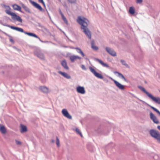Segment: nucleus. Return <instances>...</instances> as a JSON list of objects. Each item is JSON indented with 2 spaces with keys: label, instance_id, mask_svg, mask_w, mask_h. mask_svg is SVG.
<instances>
[{
  "label": "nucleus",
  "instance_id": "obj_36",
  "mask_svg": "<svg viewBox=\"0 0 160 160\" xmlns=\"http://www.w3.org/2000/svg\"><path fill=\"white\" fill-rule=\"evenodd\" d=\"M15 142L16 144L18 145H21L22 144V142H21L18 141V140H16Z\"/></svg>",
  "mask_w": 160,
  "mask_h": 160
},
{
  "label": "nucleus",
  "instance_id": "obj_11",
  "mask_svg": "<svg viewBox=\"0 0 160 160\" xmlns=\"http://www.w3.org/2000/svg\"><path fill=\"white\" fill-rule=\"evenodd\" d=\"M76 90L77 92L79 93L84 94L85 93V91L83 87L78 86L76 88Z\"/></svg>",
  "mask_w": 160,
  "mask_h": 160
},
{
  "label": "nucleus",
  "instance_id": "obj_46",
  "mask_svg": "<svg viewBox=\"0 0 160 160\" xmlns=\"http://www.w3.org/2000/svg\"><path fill=\"white\" fill-rule=\"evenodd\" d=\"M69 48L71 49H76V48H74V47H72L71 46H69Z\"/></svg>",
  "mask_w": 160,
  "mask_h": 160
},
{
  "label": "nucleus",
  "instance_id": "obj_56",
  "mask_svg": "<svg viewBox=\"0 0 160 160\" xmlns=\"http://www.w3.org/2000/svg\"><path fill=\"white\" fill-rule=\"evenodd\" d=\"M0 23L2 24V25H3V24L2 23L1 21L0 20Z\"/></svg>",
  "mask_w": 160,
  "mask_h": 160
},
{
  "label": "nucleus",
  "instance_id": "obj_54",
  "mask_svg": "<svg viewBox=\"0 0 160 160\" xmlns=\"http://www.w3.org/2000/svg\"><path fill=\"white\" fill-rule=\"evenodd\" d=\"M63 47H64V48H69V46H63Z\"/></svg>",
  "mask_w": 160,
  "mask_h": 160
},
{
  "label": "nucleus",
  "instance_id": "obj_29",
  "mask_svg": "<svg viewBox=\"0 0 160 160\" xmlns=\"http://www.w3.org/2000/svg\"><path fill=\"white\" fill-rule=\"evenodd\" d=\"M76 59V56L75 55H72L70 57V59L72 62H74Z\"/></svg>",
  "mask_w": 160,
  "mask_h": 160
},
{
  "label": "nucleus",
  "instance_id": "obj_30",
  "mask_svg": "<svg viewBox=\"0 0 160 160\" xmlns=\"http://www.w3.org/2000/svg\"><path fill=\"white\" fill-rule=\"evenodd\" d=\"M61 17H62V19L64 21V22L65 23L67 24H68V21L67 20L66 17L64 15H62Z\"/></svg>",
  "mask_w": 160,
  "mask_h": 160
},
{
  "label": "nucleus",
  "instance_id": "obj_45",
  "mask_svg": "<svg viewBox=\"0 0 160 160\" xmlns=\"http://www.w3.org/2000/svg\"><path fill=\"white\" fill-rule=\"evenodd\" d=\"M3 25L4 26H7V27H9L11 28V27L12 26H10L8 24H3Z\"/></svg>",
  "mask_w": 160,
  "mask_h": 160
},
{
  "label": "nucleus",
  "instance_id": "obj_53",
  "mask_svg": "<svg viewBox=\"0 0 160 160\" xmlns=\"http://www.w3.org/2000/svg\"><path fill=\"white\" fill-rule=\"evenodd\" d=\"M157 128L160 131V126H158Z\"/></svg>",
  "mask_w": 160,
  "mask_h": 160
},
{
  "label": "nucleus",
  "instance_id": "obj_26",
  "mask_svg": "<svg viewBox=\"0 0 160 160\" xmlns=\"http://www.w3.org/2000/svg\"><path fill=\"white\" fill-rule=\"evenodd\" d=\"M129 12L130 14H133L135 12V10L133 7H131L129 8Z\"/></svg>",
  "mask_w": 160,
  "mask_h": 160
},
{
  "label": "nucleus",
  "instance_id": "obj_60",
  "mask_svg": "<svg viewBox=\"0 0 160 160\" xmlns=\"http://www.w3.org/2000/svg\"><path fill=\"white\" fill-rule=\"evenodd\" d=\"M59 2H61V0H58Z\"/></svg>",
  "mask_w": 160,
  "mask_h": 160
},
{
  "label": "nucleus",
  "instance_id": "obj_37",
  "mask_svg": "<svg viewBox=\"0 0 160 160\" xmlns=\"http://www.w3.org/2000/svg\"><path fill=\"white\" fill-rule=\"evenodd\" d=\"M37 38L42 43H47V42H48V41H42L38 37V38Z\"/></svg>",
  "mask_w": 160,
  "mask_h": 160
},
{
  "label": "nucleus",
  "instance_id": "obj_28",
  "mask_svg": "<svg viewBox=\"0 0 160 160\" xmlns=\"http://www.w3.org/2000/svg\"><path fill=\"white\" fill-rule=\"evenodd\" d=\"M87 148L90 152H93L94 151V148L90 144H88L87 146Z\"/></svg>",
  "mask_w": 160,
  "mask_h": 160
},
{
  "label": "nucleus",
  "instance_id": "obj_19",
  "mask_svg": "<svg viewBox=\"0 0 160 160\" xmlns=\"http://www.w3.org/2000/svg\"><path fill=\"white\" fill-rule=\"evenodd\" d=\"M27 131V128L25 125L23 124L20 125V132L21 133L26 132Z\"/></svg>",
  "mask_w": 160,
  "mask_h": 160
},
{
  "label": "nucleus",
  "instance_id": "obj_18",
  "mask_svg": "<svg viewBox=\"0 0 160 160\" xmlns=\"http://www.w3.org/2000/svg\"><path fill=\"white\" fill-rule=\"evenodd\" d=\"M114 73L115 74H118V77L123 79L125 81V82L127 81L126 79L125 78L124 76L122 73H121L120 72H118L117 71H114Z\"/></svg>",
  "mask_w": 160,
  "mask_h": 160
},
{
  "label": "nucleus",
  "instance_id": "obj_2",
  "mask_svg": "<svg viewBox=\"0 0 160 160\" xmlns=\"http://www.w3.org/2000/svg\"><path fill=\"white\" fill-rule=\"evenodd\" d=\"M4 6L5 7H7L8 9V10H6L5 12L7 14L12 16V20H16L21 23L22 22V20L20 16L16 15L15 13L12 12L10 11V8L9 6L5 5H4Z\"/></svg>",
  "mask_w": 160,
  "mask_h": 160
},
{
  "label": "nucleus",
  "instance_id": "obj_21",
  "mask_svg": "<svg viewBox=\"0 0 160 160\" xmlns=\"http://www.w3.org/2000/svg\"><path fill=\"white\" fill-rule=\"evenodd\" d=\"M95 60L97 61H98L104 67H108V65L107 63H104L101 60H100L98 58H95Z\"/></svg>",
  "mask_w": 160,
  "mask_h": 160
},
{
  "label": "nucleus",
  "instance_id": "obj_17",
  "mask_svg": "<svg viewBox=\"0 0 160 160\" xmlns=\"http://www.w3.org/2000/svg\"><path fill=\"white\" fill-rule=\"evenodd\" d=\"M39 88L40 90L44 93H47L48 92V89L46 87L40 86Z\"/></svg>",
  "mask_w": 160,
  "mask_h": 160
},
{
  "label": "nucleus",
  "instance_id": "obj_58",
  "mask_svg": "<svg viewBox=\"0 0 160 160\" xmlns=\"http://www.w3.org/2000/svg\"><path fill=\"white\" fill-rule=\"evenodd\" d=\"M85 59H86L87 60H89V59L88 58H85Z\"/></svg>",
  "mask_w": 160,
  "mask_h": 160
},
{
  "label": "nucleus",
  "instance_id": "obj_38",
  "mask_svg": "<svg viewBox=\"0 0 160 160\" xmlns=\"http://www.w3.org/2000/svg\"><path fill=\"white\" fill-rule=\"evenodd\" d=\"M142 2V0H136V3L138 4H141Z\"/></svg>",
  "mask_w": 160,
  "mask_h": 160
},
{
  "label": "nucleus",
  "instance_id": "obj_15",
  "mask_svg": "<svg viewBox=\"0 0 160 160\" xmlns=\"http://www.w3.org/2000/svg\"><path fill=\"white\" fill-rule=\"evenodd\" d=\"M138 88L140 90H141L142 91L144 92L146 94L148 97L150 96V95L151 94L149 92L147 91L143 87L141 86H138Z\"/></svg>",
  "mask_w": 160,
  "mask_h": 160
},
{
  "label": "nucleus",
  "instance_id": "obj_50",
  "mask_svg": "<svg viewBox=\"0 0 160 160\" xmlns=\"http://www.w3.org/2000/svg\"><path fill=\"white\" fill-rule=\"evenodd\" d=\"M38 1L40 3H42L44 1L43 0H38Z\"/></svg>",
  "mask_w": 160,
  "mask_h": 160
},
{
  "label": "nucleus",
  "instance_id": "obj_41",
  "mask_svg": "<svg viewBox=\"0 0 160 160\" xmlns=\"http://www.w3.org/2000/svg\"><path fill=\"white\" fill-rule=\"evenodd\" d=\"M2 32L3 33H4V34H5L6 35L8 36V37H9V38H11V36L8 35V34L6 32H3V31H2Z\"/></svg>",
  "mask_w": 160,
  "mask_h": 160
},
{
  "label": "nucleus",
  "instance_id": "obj_3",
  "mask_svg": "<svg viewBox=\"0 0 160 160\" xmlns=\"http://www.w3.org/2000/svg\"><path fill=\"white\" fill-rule=\"evenodd\" d=\"M150 135L157 140L158 143H160V133L155 129H152L149 131Z\"/></svg>",
  "mask_w": 160,
  "mask_h": 160
},
{
  "label": "nucleus",
  "instance_id": "obj_39",
  "mask_svg": "<svg viewBox=\"0 0 160 160\" xmlns=\"http://www.w3.org/2000/svg\"><path fill=\"white\" fill-rule=\"evenodd\" d=\"M9 41H10L12 43H14V40L12 38V37L11 36V38H9Z\"/></svg>",
  "mask_w": 160,
  "mask_h": 160
},
{
  "label": "nucleus",
  "instance_id": "obj_32",
  "mask_svg": "<svg viewBox=\"0 0 160 160\" xmlns=\"http://www.w3.org/2000/svg\"><path fill=\"white\" fill-rule=\"evenodd\" d=\"M75 130H76V131L77 132L78 134L80 135L81 137H82V134L81 132H80V130L76 128L75 129Z\"/></svg>",
  "mask_w": 160,
  "mask_h": 160
},
{
  "label": "nucleus",
  "instance_id": "obj_24",
  "mask_svg": "<svg viewBox=\"0 0 160 160\" xmlns=\"http://www.w3.org/2000/svg\"><path fill=\"white\" fill-rule=\"evenodd\" d=\"M0 131L3 134H5L6 132V130L4 126H2L0 128Z\"/></svg>",
  "mask_w": 160,
  "mask_h": 160
},
{
  "label": "nucleus",
  "instance_id": "obj_12",
  "mask_svg": "<svg viewBox=\"0 0 160 160\" xmlns=\"http://www.w3.org/2000/svg\"><path fill=\"white\" fill-rule=\"evenodd\" d=\"M34 54L38 58L41 59H44V57L43 54L38 52H34Z\"/></svg>",
  "mask_w": 160,
  "mask_h": 160
},
{
  "label": "nucleus",
  "instance_id": "obj_43",
  "mask_svg": "<svg viewBox=\"0 0 160 160\" xmlns=\"http://www.w3.org/2000/svg\"><path fill=\"white\" fill-rule=\"evenodd\" d=\"M17 28V27H15L12 26L11 27V28L12 29L16 30Z\"/></svg>",
  "mask_w": 160,
  "mask_h": 160
},
{
  "label": "nucleus",
  "instance_id": "obj_7",
  "mask_svg": "<svg viewBox=\"0 0 160 160\" xmlns=\"http://www.w3.org/2000/svg\"><path fill=\"white\" fill-rule=\"evenodd\" d=\"M150 119L153 121L154 123L158 124L159 122L156 117L151 112L150 113Z\"/></svg>",
  "mask_w": 160,
  "mask_h": 160
},
{
  "label": "nucleus",
  "instance_id": "obj_9",
  "mask_svg": "<svg viewBox=\"0 0 160 160\" xmlns=\"http://www.w3.org/2000/svg\"><path fill=\"white\" fill-rule=\"evenodd\" d=\"M62 113L63 116L68 118L69 119H71L72 118V116L69 114L67 110L66 109H62Z\"/></svg>",
  "mask_w": 160,
  "mask_h": 160
},
{
  "label": "nucleus",
  "instance_id": "obj_25",
  "mask_svg": "<svg viewBox=\"0 0 160 160\" xmlns=\"http://www.w3.org/2000/svg\"><path fill=\"white\" fill-rule=\"evenodd\" d=\"M22 7L26 12H28L29 13H31V12L29 9L28 7L25 5L24 4H22Z\"/></svg>",
  "mask_w": 160,
  "mask_h": 160
},
{
  "label": "nucleus",
  "instance_id": "obj_42",
  "mask_svg": "<svg viewBox=\"0 0 160 160\" xmlns=\"http://www.w3.org/2000/svg\"><path fill=\"white\" fill-rule=\"evenodd\" d=\"M81 68H82V69H83L84 70H86V68L85 66L83 65H82V66H81Z\"/></svg>",
  "mask_w": 160,
  "mask_h": 160
},
{
  "label": "nucleus",
  "instance_id": "obj_40",
  "mask_svg": "<svg viewBox=\"0 0 160 160\" xmlns=\"http://www.w3.org/2000/svg\"><path fill=\"white\" fill-rule=\"evenodd\" d=\"M41 81L43 83H45L46 82V78H44L43 79H41Z\"/></svg>",
  "mask_w": 160,
  "mask_h": 160
},
{
  "label": "nucleus",
  "instance_id": "obj_34",
  "mask_svg": "<svg viewBox=\"0 0 160 160\" xmlns=\"http://www.w3.org/2000/svg\"><path fill=\"white\" fill-rule=\"evenodd\" d=\"M121 62L122 63V64L125 66H128V65L126 63V62L125 60H120Z\"/></svg>",
  "mask_w": 160,
  "mask_h": 160
},
{
  "label": "nucleus",
  "instance_id": "obj_44",
  "mask_svg": "<svg viewBox=\"0 0 160 160\" xmlns=\"http://www.w3.org/2000/svg\"><path fill=\"white\" fill-rule=\"evenodd\" d=\"M158 156L157 155H155L153 157L154 159L156 160L158 159Z\"/></svg>",
  "mask_w": 160,
  "mask_h": 160
},
{
  "label": "nucleus",
  "instance_id": "obj_63",
  "mask_svg": "<svg viewBox=\"0 0 160 160\" xmlns=\"http://www.w3.org/2000/svg\"><path fill=\"white\" fill-rule=\"evenodd\" d=\"M110 144H109V145H108V146H110Z\"/></svg>",
  "mask_w": 160,
  "mask_h": 160
},
{
  "label": "nucleus",
  "instance_id": "obj_51",
  "mask_svg": "<svg viewBox=\"0 0 160 160\" xmlns=\"http://www.w3.org/2000/svg\"><path fill=\"white\" fill-rule=\"evenodd\" d=\"M6 18L8 20H11L10 18L9 17H8L6 16Z\"/></svg>",
  "mask_w": 160,
  "mask_h": 160
},
{
  "label": "nucleus",
  "instance_id": "obj_64",
  "mask_svg": "<svg viewBox=\"0 0 160 160\" xmlns=\"http://www.w3.org/2000/svg\"><path fill=\"white\" fill-rule=\"evenodd\" d=\"M40 24H39V26H40V27H41V26L40 25Z\"/></svg>",
  "mask_w": 160,
  "mask_h": 160
},
{
  "label": "nucleus",
  "instance_id": "obj_10",
  "mask_svg": "<svg viewBox=\"0 0 160 160\" xmlns=\"http://www.w3.org/2000/svg\"><path fill=\"white\" fill-rule=\"evenodd\" d=\"M149 97L156 103L160 104V98L159 97H155L153 96L151 94L150 95Z\"/></svg>",
  "mask_w": 160,
  "mask_h": 160
},
{
  "label": "nucleus",
  "instance_id": "obj_14",
  "mask_svg": "<svg viewBox=\"0 0 160 160\" xmlns=\"http://www.w3.org/2000/svg\"><path fill=\"white\" fill-rule=\"evenodd\" d=\"M12 7L14 10L18 11L22 13H24V12L21 10V7L19 5L16 4H14L12 5Z\"/></svg>",
  "mask_w": 160,
  "mask_h": 160
},
{
  "label": "nucleus",
  "instance_id": "obj_27",
  "mask_svg": "<svg viewBox=\"0 0 160 160\" xmlns=\"http://www.w3.org/2000/svg\"><path fill=\"white\" fill-rule=\"evenodd\" d=\"M76 50H77V52L78 53H80L83 57H84L85 55L83 52L79 48L76 47Z\"/></svg>",
  "mask_w": 160,
  "mask_h": 160
},
{
  "label": "nucleus",
  "instance_id": "obj_57",
  "mask_svg": "<svg viewBox=\"0 0 160 160\" xmlns=\"http://www.w3.org/2000/svg\"><path fill=\"white\" fill-rule=\"evenodd\" d=\"M48 16H49V17L50 18V19H51L50 16L49 15V13H48Z\"/></svg>",
  "mask_w": 160,
  "mask_h": 160
},
{
  "label": "nucleus",
  "instance_id": "obj_5",
  "mask_svg": "<svg viewBox=\"0 0 160 160\" xmlns=\"http://www.w3.org/2000/svg\"><path fill=\"white\" fill-rule=\"evenodd\" d=\"M90 71L95 75L96 77L101 79L103 78V76L100 73L97 72L95 70L91 67H89Z\"/></svg>",
  "mask_w": 160,
  "mask_h": 160
},
{
  "label": "nucleus",
  "instance_id": "obj_33",
  "mask_svg": "<svg viewBox=\"0 0 160 160\" xmlns=\"http://www.w3.org/2000/svg\"><path fill=\"white\" fill-rule=\"evenodd\" d=\"M16 31L23 33H24V31L22 28L18 27L17 28Z\"/></svg>",
  "mask_w": 160,
  "mask_h": 160
},
{
  "label": "nucleus",
  "instance_id": "obj_52",
  "mask_svg": "<svg viewBox=\"0 0 160 160\" xmlns=\"http://www.w3.org/2000/svg\"><path fill=\"white\" fill-rule=\"evenodd\" d=\"M42 3V4L43 5V6L45 7V3L44 2H43Z\"/></svg>",
  "mask_w": 160,
  "mask_h": 160
},
{
  "label": "nucleus",
  "instance_id": "obj_1",
  "mask_svg": "<svg viewBox=\"0 0 160 160\" xmlns=\"http://www.w3.org/2000/svg\"><path fill=\"white\" fill-rule=\"evenodd\" d=\"M77 22L81 25V28L83 30V32L85 34L88 38L91 39L92 37L91 32L88 28L90 23L89 21L86 18L83 17L81 18L79 17L77 19Z\"/></svg>",
  "mask_w": 160,
  "mask_h": 160
},
{
  "label": "nucleus",
  "instance_id": "obj_47",
  "mask_svg": "<svg viewBox=\"0 0 160 160\" xmlns=\"http://www.w3.org/2000/svg\"><path fill=\"white\" fill-rule=\"evenodd\" d=\"M158 78H160V70H159L158 72Z\"/></svg>",
  "mask_w": 160,
  "mask_h": 160
},
{
  "label": "nucleus",
  "instance_id": "obj_35",
  "mask_svg": "<svg viewBox=\"0 0 160 160\" xmlns=\"http://www.w3.org/2000/svg\"><path fill=\"white\" fill-rule=\"evenodd\" d=\"M68 1L71 4H75L76 2V0H68Z\"/></svg>",
  "mask_w": 160,
  "mask_h": 160
},
{
  "label": "nucleus",
  "instance_id": "obj_55",
  "mask_svg": "<svg viewBox=\"0 0 160 160\" xmlns=\"http://www.w3.org/2000/svg\"><path fill=\"white\" fill-rule=\"evenodd\" d=\"M54 142V140H53V139H52V140H51V142H52L53 143V142Z\"/></svg>",
  "mask_w": 160,
  "mask_h": 160
},
{
  "label": "nucleus",
  "instance_id": "obj_13",
  "mask_svg": "<svg viewBox=\"0 0 160 160\" xmlns=\"http://www.w3.org/2000/svg\"><path fill=\"white\" fill-rule=\"evenodd\" d=\"M58 73L67 79H69L71 78V77L70 75L65 72L59 71L58 72Z\"/></svg>",
  "mask_w": 160,
  "mask_h": 160
},
{
  "label": "nucleus",
  "instance_id": "obj_6",
  "mask_svg": "<svg viewBox=\"0 0 160 160\" xmlns=\"http://www.w3.org/2000/svg\"><path fill=\"white\" fill-rule=\"evenodd\" d=\"M29 2L35 8L39 10L40 11L44 12V10L39 4L31 0H30Z\"/></svg>",
  "mask_w": 160,
  "mask_h": 160
},
{
  "label": "nucleus",
  "instance_id": "obj_23",
  "mask_svg": "<svg viewBox=\"0 0 160 160\" xmlns=\"http://www.w3.org/2000/svg\"><path fill=\"white\" fill-rule=\"evenodd\" d=\"M24 33L30 36L34 37L36 38H38V36L37 35L32 32H28L24 31Z\"/></svg>",
  "mask_w": 160,
  "mask_h": 160
},
{
  "label": "nucleus",
  "instance_id": "obj_22",
  "mask_svg": "<svg viewBox=\"0 0 160 160\" xmlns=\"http://www.w3.org/2000/svg\"><path fill=\"white\" fill-rule=\"evenodd\" d=\"M95 42L94 40H92L91 41V45L92 48L95 51L98 50V46L94 45Z\"/></svg>",
  "mask_w": 160,
  "mask_h": 160
},
{
  "label": "nucleus",
  "instance_id": "obj_20",
  "mask_svg": "<svg viewBox=\"0 0 160 160\" xmlns=\"http://www.w3.org/2000/svg\"><path fill=\"white\" fill-rule=\"evenodd\" d=\"M145 104L147 106L150 107L154 111L156 112L158 115L160 116V112L157 108H155L154 107L150 105L147 103H145Z\"/></svg>",
  "mask_w": 160,
  "mask_h": 160
},
{
  "label": "nucleus",
  "instance_id": "obj_31",
  "mask_svg": "<svg viewBox=\"0 0 160 160\" xmlns=\"http://www.w3.org/2000/svg\"><path fill=\"white\" fill-rule=\"evenodd\" d=\"M56 144L57 145V147H59L60 146L59 140L57 137H56Z\"/></svg>",
  "mask_w": 160,
  "mask_h": 160
},
{
  "label": "nucleus",
  "instance_id": "obj_4",
  "mask_svg": "<svg viewBox=\"0 0 160 160\" xmlns=\"http://www.w3.org/2000/svg\"><path fill=\"white\" fill-rule=\"evenodd\" d=\"M109 78L114 82L116 86L118 89L121 90H125V86L122 85L119 82L114 80L111 77H109Z\"/></svg>",
  "mask_w": 160,
  "mask_h": 160
},
{
  "label": "nucleus",
  "instance_id": "obj_8",
  "mask_svg": "<svg viewBox=\"0 0 160 160\" xmlns=\"http://www.w3.org/2000/svg\"><path fill=\"white\" fill-rule=\"evenodd\" d=\"M105 49L106 51L111 55L113 56H116V52L112 48L106 47L105 48Z\"/></svg>",
  "mask_w": 160,
  "mask_h": 160
},
{
  "label": "nucleus",
  "instance_id": "obj_49",
  "mask_svg": "<svg viewBox=\"0 0 160 160\" xmlns=\"http://www.w3.org/2000/svg\"><path fill=\"white\" fill-rule=\"evenodd\" d=\"M76 59H81V58L80 57L78 56H76Z\"/></svg>",
  "mask_w": 160,
  "mask_h": 160
},
{
  "label": "nucleus",
  "instance_id": "obj_16",
  "mask_svg": "<svg viewBox=\"0 0 160 160\" xmlns=\"http://www.w3.org/2000/svg\"><path fill=\"white\" fill-rule=\"evenodd\" d=\"M61 64L65 69L67 70L69 69V67L67 66V62L65 60L61 62Z\"/></svg>",
  "mask_w": 160,
  "mask_h": 160
},
{
  "label": "nucleus",
  "instance_id": "obj_61",
  "mask_svg": "<svg viewBox=\"0 0 160 160\" xmlns=\"http://www.w3.org/2000/svg\"><path fill=\"white\" fill-rule=\"evenodd\" d=\"M140 101H141L142 102H144L142 100H140Z\"/></svg>",
  "mask_w": 160,
  "mask_h": 160
},
{
  "label": "nucleus",
  "instance_id": "obj_59",
  "mask_svg": "<svg viewBox=\"0 0 160 160\" xmlns=\"http://www.w3.org/2000/svg\"><path fill=\"white\" fill-rule=\"evenodd\" d=\"M134 97H135V98H138L137 97H136L135 96H134Z\"/></svg>",
  "mask_w": 160,
  "mask_h": 160
},
{
  "label": "nucleus",
  "instance_id": "obj_48",
  "mask_svg": "<svg viewBox=\"0 0 160 160\" xmlns=\"http://www.w3.org/2000/svg\"><path fill=\"white\" fill-rule=\"evenodd\" d=\"M59 13L61 15V16L63 15V14L62 13L61 10L60 9L59 10Z\"/></svg>",
  "mask_w": 160,
  "mask_h": 160
},
{
  "label": "nucleus",
  "instance_id": "obj_62",
  "mask_svg": "<svg viewBox=\"0 0 160 160\" xmlns=\"http://www.w3.org/2000/svg\"><path fill=\"white\" fill-rule=\"evenodd\" d=\"M145 83H147V82H146V81H145Z\"/></svg>",
  "mask_w": 160,
  "mask_h": 160
}]
</instances>
